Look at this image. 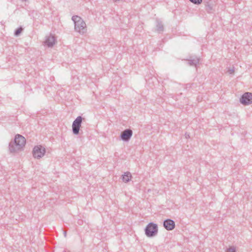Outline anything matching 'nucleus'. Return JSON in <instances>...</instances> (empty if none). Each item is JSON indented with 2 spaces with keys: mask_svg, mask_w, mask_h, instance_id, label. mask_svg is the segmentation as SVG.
I'll use <instances>...</instances> for the list:
<instances>
[{
  "mask_svg": "<svg viewBox=\"0 0 252 252\" xmlns=\"http://www.w3.org/2000/svg\"><path fill=\"white\" fill-rule=\"evenodd\" d=\"M44 43L48 47H53L55 43V38L54 36L50 34L48 36H47Z\"/></svg>",
  "mask_w": 252,
  "mask_h": 252,
  "instance_id": "1a4fd4ad",
  "label": "nucleus"
},
{
  "mask_svg": "<svg viewBox=\"0 0 252 252\" xmlns=\"http://www.w3.org/2000/svg\"><path fill=\"white\" fill-rule=\"evenodd\" d=\"M156 28L157 31L159 33L162 32L164 30L163 24H162L161 22L158 20H157Z\"/></svg>",
  "mask_w": 252,
  "mask_h": 252,
  "instance_id": "ddd939ff",
  "label": "nucleus"
},
{
  "mask_svg": "<svg viewBox=\"0 0 252 252\" xmlns=\"http://www.w3.org/2000/svg\"><path fill=\"white\" fill-rule=\"evenodd\" d=\"M63 234H64V236L65 237H66V231H64V232H63Z\"/></svg>",
  "mask_w": 252,
  "mask_h": 252,
  "instance_id": "6ab92c4d",
  "label": "nucleus"
},
{
  "mask_svg": "<svg viewBox=\"0 0 252 252\" xmlns=\"http://www.w3.org/2000/svg\"><path fill=\"white\" fill-rule=\"evenodd\" d=\"M26 142V139L23 136L19 134H16L14 140L11 141L9 143L8 148L10 153H15L22 150Z\"/></svg>",
  "mask_w": 252,
  "mask_h": 252,
  "instance_id": "f257e3e1",
  "label": "nucleus"
},
{
  "mask_svg": "<svg viewBox=\"0 0 252 252\" xmlns=\"http://www.w3.org/2000/svg\"><path fill=\"white\" fill-rule=\"evenodd\" d=\"M240 102L243 105H246L252 103V93H245L241 97Z\"/></svg>",
  "mask_w": 252,
  "mask_h": 252,
  "instance_id": "423d86ee",
  "label": "nucleus"
},
{
  "mask_svg": "<svg viewBox=\"0 0 252 252\" xmlns=\"http://www.w3.org/2000/svg\"><path fill=\"white\" fill-rule=\"evenodd\" d=\"M199 58L195 57L193 59L190 58V59L188 60V64L190 66H196L197 64L199 63Z\"/></svg>",
  "mask_w": 252,
  "mask_h": 252,
  "instance_id": "9b49d317",
  "label": "nucleus"
},
{
  "mask_svg": "<svg viewBox=\"0 0 252 252\" xmlns=\"http://www.w3.org/2000/svg\"><path fill=\"white\" fill-rule=\"evenodd\" d=\"M158 226L156 223L151 222L145 228V233L148 237H153L157 235Z\"/></svg>",
  "mask_w": 252,
  "mask_h": 252,
  "instance_id": "7ed1b4c3",
  "label": "nucleus"
},
{
  "mask_svg": "<svg viewBox=\"0 0 252 252\" xmlns=\"http://www.w3.org/2000/svg\"><path fill=\"white\" fill-rule=\"evenodd\" d=\"M132 176L130 172H125L124 174L122 176V179L123 182L125 183L128 182L131 179Z\"/></svg>",
  "mask_w": 252,
  "mask_h": 252,
  "instance_id": "f8f14e48",
  "label": "nucleus"
},
{
  "mask_svg": "<svg viewBox=\"0 0 252 252\" xmlns=\"http://www.w3.org/2000/svg\"><path fill=\"white\" fill-rule=\"evenodd\" d=\"M190 2L195 4H200L202 2V0H189Z\"/></svg>",
  "mask_w": 252,
  "mask_h": 252,
  "instance_id": "2eb2a0df",
  "label": "nucleus"
},
{
  "mask_svg": "<svg viewBox=\"0 0 252 252\" xmlns=\"http://www.w3.org/2000/svg\"><path fill=\"white\" fill-rule=\"evenodd\" d=\"M225 252H236V249L235 248H228Z\"/></svg>",
  "mask_w": 252,
  "mask_h": 252,
  "instance_id": "dca6fc26",
  "label": "nucleus"
},
{
  "mask_svg": "<svg viewBox=\"0 0 252 252\" xmlns=\"http://www.w3.org/2000/svg\"><path fill=\"white\" fill-rule=\"evenodd\" d=\"M228 72L229 74H232L234 73V67H233V68L232 69H229L228 70Z\"/></svg>",
  "mask_w": 252,
  "mask_h": 252,
  "instance_id": "f3484780",
  "label": "nucleus"
},
{
  "mask_svg": "<svg viewBox=\"0 0 252 252\" xmlns=\"http://www.w3.org/2000/svg\"><path fill=\"white\" fill-rule=\"evenodd\" d=\"M185 136H186V137L187 138H189V134H188V133H187L185 134Z\"/></svg>",
  "mask_w": 252,
  "mask_h": 252,
  "instance_id": "a211bd4d",
  "label": "nucleus"
},
{
  "mask_svg": "<svg viewBox=\"0 0 252 252\" xmlns=\"http://www.w3.org/2000/svg\"><path fill=\"white\" fill-rule=\"evenodd\" d=\"M205 9L209 13H212L214 12V4L211 0L205 2Z\"/></svg>",
  "mask_w": 252,
  "mask_h": 252,
  "instance_id": "9d476101",
  "label": "nucleus"
},
{
  "mask_svg": "<svg viewBox=\"0 0 252 252\" xmlns=\"http://www.w3.org/2000/svg\"><path fill=\"white\" fill-rule=\"evenodd\" d=\"M74 24V30L80 34H83L87 32V26L84 21L79 16L75 15L72 17Z\"/></svg>",
  "mask_w": 252,
  "mask_h": 252,
  "instance_id": "f03ea898",
  "label": "nucleus"
},
{
  "mask_svg": "<svg viewBox=\"0 0 252 252\" xmlns=\"http://www.w3.org/2000/svg\"><path fill=\"white\" fill-rule=\"evenodd\" d=\"M83 118L81 116H78L73 121L72 126V132L74 135H78L81 126Z\"/></svg>",
  "mask_w": 252,
  "mask_h": 252,
  "instance_id": "20e7f679",
  "label": "nucleus"
},
{
  "mask_svg": "<svg viewBox=\"0 0 252 252\" xmlns=\"http://www.w3.org/2000/svg\"><path fill=\"white\" fill-rule=\"evenodd\" d=\"M23 31V28L22 27L18 28L17 29L15 32H14V35L16 36H18L20 35V34L21 33L22 31Z\"/></svg>",
  "mask_w": 252,
  "mask_h": 252,
  "instance_id": "4468645a",
  "label": "nucleus"
},
{
  "mask_svg": "<svg viewBox=\"0 0 252 252\" xmlns=\"http://www.w3.org/2000/svg\"><path fill=\"white\" fill-rule=\"evenodd\" d=\"M45 149L41 145L35 146L32 150L33 157L34 158L39 159L45 155Z\"/></svg>",
  "mask_w": 252,
  "mask_h": 252,
  "instance_id": "39448f33",
  "label": "nucleus"
},
{
  "mask_svg": "<svg viewBox=\"0 0 252 252\" xmlns=\"http://www.w3.org/2000/svg\"><path fill=\"white\" fill-rule=\"evenodd\" d=\"M163 226L167 230H172L175 227V223L171 219H168L163 221Z\"/></svg>",
  "mask_w": 252,
  "mask_h": 252,
  "instance_id": "6e6552de",
  "label": "nucleus"
},
{
  "mask_svg": "<svg viewBox=\"0 0 252 252\" xmlns=\"http://www.w3.org/2000/svg\"><path fill=\"white\" fill-rule=\"evenodd\" d=\"M132 135V131L130 129H126L121 132L120 138L125 142H128Z\"/></svg>",
  "mask_w": 252,
  "mask_h": 252,
  "instance_id": "0eeeda50",
  "label": "nucleus"
}]
</instances>
